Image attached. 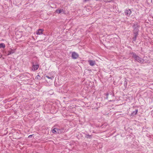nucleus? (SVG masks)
<instances>
[{
    "label": "nucleus",
    "instance_id": "nucleus-9",
    "mask_svg": "<svg viewBox=\"0 0 153 153\" xmlns=\"http://www.w3.org/2000/svg\"><path fill=\"white\" fill-rule=\"evenodd\" d=\"M60 130H59L57 128H54L52 132L53 133H56L57 132L58 133H59V131Z\"/></svg>",
    "mask_w": 153,
    "mask_h": 153
},
{
    "label": "nucleus",
    "instance_id": "nucleus-11",
    "mask_svg": "<svg viewBox=\"0 0 153 153\" xmlns=\"http://www.w3.org/2000/svg\"><path fill=\"white\" fill-rule=\"evenodd\" d=\"M138 110L137 109L136 110L134 111H133L132 113L131 114V115H136L137 114V112H138Z\"/></svg>",
    "mask_w": 153,
    "mask_h": 153
},
{
    "label": "nucleus",
    "instance_id": "nucleus-5",
    "mask_svg": "<svg viewBox=\"0 0 153 153\" xmlns=\"http://www.w3.org/2000/svg\"><path fill=\"white\" fill-rule=\"evenodd\" d=\"M39 67V66L38 65H35L33 64L32 70L33 71H35L38 69Z\"/></svg>",
    "mask_w": 153,
    "mask_h": 153
},
{
    "label": "nucleus",
    "instance_id": "nucleus-14",
    "mask_svg": "<svg viewBox=\"0 0 153 153\" xmlns=\"http://www.w3.org/2000/svg\"><path fill=\"white\" fill-rule=\"evenodd\" d=\"M46 77H47V78H48V79H53V78H54L53 77V76H52V77H49V76H46Z\"/></svg>",
    "mask_w": 153,
    "mask_h": 153
},
{
    "label": "nucleus",
    "instance_id": "nucleus-15",
    "mask_svg": "<svg viewBox=\"0 0 153 153\" xmlns=\"http://www.w3.org/2000/svg\"><path fill=\"white\" fill-rule=\"evenodd\" d=\"M36 79H40L41 77L40 76L38 75L36 76Z\"/></svg>",
    "mask_w": 153,
    "mask_h": 153
},
{
    "label": "nucleus",
    "instance_id": "nucleus-16",
    "mask_svg": "<svg viewBox=\"0 0 153 153\" xmlns=\"http://www.w3.org/2000/svg\"><path fill=\"white\" fill-rule=\"evenodd\" d=\"M108 95H109V94L108 93L106 94V95L107 96L106 98V99H108Z\"/></svg>",
    "mask_w": 153,
    "mask_h": 153
},
{
    "label": "nucleus",
    "instance_id": "nucleus-17",
    "mask_svg": "<svg viewBox=\"0 0 153 153\" xmlns=\"http://www.w3.org/2000/svg\"><path fill=\"white\" fill-rule=\"evenodd\" d=\"M33 135H30L28 136V137L29 138H31L32 136Z\"/></svg>",
    "mask_w": 153,
    "mask_h": 153
},
{
    "label": "nucleus",
    "instance_id": "nucleus-3",
    "mask_svg": "<svg viewBox=\"0 0 153 153\" xmlns=\"http://www.w3.org/2000/svg\"><path fill=\"white\" fill-rule=\"evenodd\" d=\"M79 55L78 54L75 52H73L72 53L71 57L74 59H76L78 58Z\"/></svg>",
    "mask_w": 153,
    "mask_h": 153
},
{
    "label": "nucleus",
    "instance_id": "nucleus-8",
    "mask_svg": "<svg viewBox=\"0 0 153 153\" xmlns=\"http://www.w3.org/2000/svg\"><path fill=\"white\" fill-rule=\"evenodd\" d=\"M15 52V51L14 50H11V51H8V53L7 55H9Z\"/></svg>",
    "mask_w": 153,
    "mask_h": 153
},
{
    "label": "nucleus",
    "instance_id": "nucleus-4",
    "mask_svg": "<svg viewBox=\"0 0 153 153\" xmlns=\"http://www.w3.org/2000/svg\"><path fill=\"white\" fill-rule=\"evenodd\" d=\"M131 13V11L130 9H126L125 11V13L126 15L129 16Z\"/></svg>",
    "mask_w": 153,
    "mask_h": 153
},
{
    "label": "nucleus",
    "instance_id": "nucleus-2",
    "mask_svg": "<svg viewBox=\"0 0 153 153\" xmlns=\"http://www.w3.org/2000/svg\"><path fill=\"white\" fill-rule=\"evenodd\" d=\"M138 30L137 29L135 28L133 30V33L134 34V36L132 38L133 40L134 41H136L137 37L138 34Z\"/></svg>",
    "mask_w": 153,
    "mask_h": 153
},
{
    "label": "nucleus",
    "instance_id": "nucleus-12",
    "mask_svg": "<svg viewBox=\"0 0 153 153\" xmlns=\"http://www.w3.org/2000/svg\"><path fill=\"white\" fill-rule=\"evenodd\" d=\"M5 47V45L4 43L0 44V48H4Z\"/></svg>",
    "mask_w": 153,
    "mask_h": 153
},
{
    "label": "nucleus",
    "instance_id": "nucleus-6",
    "mask_svg": "<svg viewBox=\"0 0 153 153\" xmlns=\"http://www.w3.org/2000/svg\"><path fill=\"white\" fill-rule=\"evenodd\" d=\"M89 65L91 66H93L96 64V62L94 60H90L88 61Z\"/></svg>",
    "mask_w": 153,
    "mask_h": 153
},
{
    "label": "nucleus",
    "instance_id": "nucleus-7",
    "mask_svg": "<svg viewBox=\"0 0 153 153\" xmlns=\"http://www.w3.org/2000/svg\"><path fill=\"white\" fill-rule=\"evenodd\" d=\"M44 31L43 29H40L37 30L36 33L37 35H40L42 34V32Z\"/></svg>",
    "mask_w": 153,
    "mask_h": 153
},
{
    "label": "nucleus",
    "instance_id": "nucleus-10",
    "mask_svg": "<svg viewBox=\"0 0 153 153\" xmlns=\"http://www.w3.org/2000/svg\"><path fill=\"white\" fill-rule=\"evenodd\" d=\"M63 11H64V10H63V9H60V10L58 9V10H56V13H60L62 12H63Z\"/></svg>",
    "mask_w": 153,
    "mask_h": 153
},
{
    "label": "nucleus",
    "instance_id": "nucleus-1",
    "mask_svg": "<svg viewBox=\"0 0 153 153\" xmlns=\"http://www.w3.org/2000/svg\"><path fill=\"white\" fill-rule=\"evenodd\" d=\"M132 57L135 60V61L140 63H143L144 62V60L137 55L134 53H132Z\"/></svg>",
    "mask_w": 153,
    "mask_h": 153
},
{
    "label": "nucleus",
    "instance_id": "nucleus-13",
    "mask_svg": "<svg viewBox=\"0 0 153 153\" xmlns=\"http://www.w3.org/2000/svg\"><path fill=\"white\" fill-rule=\"evenodd\" d=\"M85 137L89 139L91 138V135H89V134H86L85 136Z\"/></svg>",
    "mask_w": 153,
    "mask_h": 153
},
{
    "label": "nucleus",
    "instance_id": "nucleus-18",
    "mask_svg": "<svg viewBox=\"0 0 153 153\" xmlns=\"http://www.w3.org/2000/svg\"><path fill=\"white\" fill-rule=\"evenodd\" d=\"M107 1L108 2H110V1Z\"/></svg>",
    "mask_w": 153,
    "mask_h": 153
}]
</instances>
